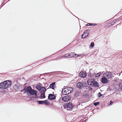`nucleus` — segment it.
<instances>
[{
    "label": "nucleus",
    "mask_w": 122,
    "mask_h": 122,
    "mask_svg": "<svg viewBox=\"0 0 122 122\" xmlns=\"http://www.w3.org/2000/svg\"><path fill=\"white\" fill-rule=\"evenodd\" d=\"M56 98V96L52 94H49L48 96V99L50 100H54Z\"/></svg>",
    "instance_id": "obj_9"
},
{
    "label": "nucleus",
    "mask_w": 122,
    "mask_h": 122,
    "mask_svg": "<svg viewBox=\"0 0 122 122\" xmlns=\"http://www.w3.org/2000/svg\"><path fill=\"white\" fill-rule=\"evenodd\" d=\"M97 24H92V23H88L87 24V25L88 26H95L97 25Z\"/></svg>",
    "instance_id": "obj_19"
},
{
    "label": "nucleus",
    "mask_w": 122,
    "mask_h": 122,
    "mask_svg": "<svg viewBox=\"0 0 122 122\" xmlns=\"http://www.w3.org/2000/svg\"><path fill=\"white\" fill-rule=\"evenodd\" d=\"M85 122V121H82V122Z\"/></svg>",
    "instance_id": "obj_33"
},
{
    "label": "nucleus",
    "mask_w": 122,
    "mask_h": 122,
    "mask_svg": "<svg viewBox=\"0 0 122 122\" xmlns=\"http://www.w3.org/2000/svg\"><path fill=\"white\" fill-rule=\"evenodd\" d=\"M102 95V94L100 92H99L98 93V97H101Z\"/></svg>",
    "instance_id": "obj_28"
},
{
    "label": "nucleus",
    "mask_w": 122,
    "mask_h": 122,
    "mask_svg": "<svg viewBox=\"0 0 122 122\" xmlns=\"http://www.w3.org/2000/svg\"><path fill=\"white\" fill-rule=\"evenodd\" d=\"M100 76V75L98 73H97V74H96L95 77H98Z\"/></svg>",
    "instance_id": "obj_29"
},
{
    "label": "nucleus",
    "mask_w": 122,
    "mask_h": 122,
    "mask_svg": "<svg viewBox=\"0 0 122 122\" xmlns=\"http://www.w3.org/2000/svg\"><path fill=\"white\" fill-rule=\"evenodd\" d=\"M107 79L110 78L112 76V73L110 72H106L104 73Z\"/></svg>",
    "instance_id": "obj_8"
},
{
    "label": "nucleus",
    "mask_w": 122,
    "mask_h": 122,
    "mask_svg": "<svg viewBox=\"0 0 122 122\" xmlns=\"http://www.w3.org/2000/svg\"><path fill=\"white\" fill-rule=\"evenodd\" d=\"M86 83L84 82H78L76 84V86L77 87L80 89L85 88L86 86Z\"/></svg>",
    "instance_id": "obj_5"
},
{
    "label": "nucleus",
    "mask_w": 122,
    "mask_h": 122,
    "mask_svg": "<svg viewBox=\"0 0 122 122\" xmlns=\"http://www.w3.org/2000/svg\"><path fill=\"white\" fill-rule=\"evenodd\" d=\"M48 57H46V58H45V59H43L41 60L40 61H45V59H46Z\"/></svg>",
    "instance_id": "obj_31"
},
{
    "label": "nucleus",
    "mask_w": 122,
    "mask_h": 122,
    "mask_svg": "<svg viewBox=\"0 0 122 122\" xmlns=\"http://www.w3.org/2000/svg\"><path fill=\"white\" fill-rule=\"evenodd\" d=\"M56 82H53L50 84L49 87L52 89H54V87H55Z\"/></svg>",
    "instance_id": "obj_13"
},
{
    "label": "nucleus",
    "mask_w": 122,
    "mask_h": 122,
    "mask_svg": "<svg viewBox=\"0 0 122 122\" xmlns=\"http://www.w3.org/2000/svg\"><path fill=\"white\" fill-rule=\"evenodd\" d=\"M73 89L72 88L64 86L62 92V93L63 95H67L72 92Z\"/></svg>",
    "instance_id": "obj_3"
},
{
    "label": "nucleus",
    "mask_w": 122,
    "mask_h": 122,
    "mask_svg": "<svg viewBox=\"0 0 122 122\" xmlns=\"http://www.w3.org/2000/svg\"><path fill=\"white\" fill-rule=\"evenodd\" d=\"M93 86L96 87H99V85L98 83H97V81H95L93 82Z\"/></svg>",
    "instance_id": "obj_14"
},
{
    "label": "nucleus",
    "mask_w": 122,
    "mask_h": 122,
    "mask_svg": "<svg viewBox=\"0 0 122 122\" xmlns=\"http://www.w3.org/2000/svg\"><path fill=\"white\" fill-rule=\"evenodd\" d=\"M84 55L83 54H77L76 53L75 54V57H78L80 56H81Z\"/></svg>",
    "instance_id": "obj_20"
},
{
    "label": "nucleus",
    "mask_w": 122,
    "mask_h": 122,
    "mask_svg": "<svg viewBox=\"0 0 122 122\" xmlns=\"http://www.w3.org/2000/svg\"><path fill=\"white\" fill-rule=\"evenodd\" d=\"M75 54L74 52L70 53L69 54L70 57H75Z\"/></svg>",
    "instance_id": "obj_17"
},
{
    "label": "nucleus",
    "mask_w": 122,
    "mask_h": 122,
    "mask_svg": "<svg viewBox=\"0 0 122 122\" xmlns=\"http://www.w3.org/2000/svg\"><path fill=\"white\" fill-rule=\"evenodd\" d=\"M71 96L69 95H67L62 97V100L65 102H67L70 100L71 98Z\"/></svg>",
    "instance_id": "obj_6"
},
{
    "label": "nucleus",
    "mask_w": 122,
    "mask_h": 122,
    "mask_svg": "<svg viewBox=\"0 0 122 122\" xmlns=\"http://www.w3.org/2000/svg\"><path fill=\"white\" fill-rule=\"evenodd\" d=\"M46 90V89L45 87H42L40 91V93H41L43 92H45Z\"/></svg>",
    "instance_id": "obj_16"
},
{
    "label": "nucleus",
    "mask_w": 122,
    "mask_h": 122,
    "mask_svg": "<svg viewBox=\"0 0 122 122\" xmlns=\"http://www.w3.org/2000/svg\"><path fill=\"white\" fill-rule=\"evenodd\" d=\"M89 30H86L83 33L81 36V38H85L87 37L89 34Z\"/></svg>",
    "instance_id": "obj_7"
},
{
    "label": "nucleus",
    "mask_w": 122,
    "mask_h": 122,
    "mask_svg": "<svg viewBox=\"0 0 122 122\" xmlns=\"http://www.w3.org/2000/svg\"><path fill=\"white\" fill-rule=\"evenodd\" d=\"M110 103L109 104V105H111L113 103V102L112 101H110Z\"/></svg>",
    "instance_id": "obj_30"
},
{
    "label": "nucleus",
    "mask_w": 122,
    "mask_h": 122,
    "mask_svg": "<svg viewBox=\"0 0 122 122\" xmlns=\"http://www.w3.org/2000/svg\"><path fill=\"white\" fill-rule=\"evenodd\" d=\"M65 108L68 110H71L73 107V106L71 102H69L64 105Z\"/></svg>",
    "instance_id": "obj_4"
},
{
    "label": "nucleus",
    "mask_w": 122,
    "mask_h": 122,
    "mask_svg": "<svg viewBox=\"0 0 122 122\" xmlns=\"http://www.w3.org/2000/svg\"><path fill=\"white\" fill-rule=\"evenodd\" d=\"M11 84V82L9 80L5 81L0 83V89H6L9 87Z\"/></svg>",
    "instance_id": "obj_2"
},
{
    "label": "nucleus",
    "mask_w": 122,
    "mask_h": 122,
    "mask_svg": "<svg viewBox=\"0 0 122 122\" xmlns=\"http://www.w3.org/2000/svg\"><path fill=\"white\" fill-rule=\"evenodd\" d=\"M101 81L103 83H107L108 82V81L107 78L105 76L102 77L101 78Z\"/></svg>",
    "instance_id": "obj_12"
},
{
    "label": "nucleus",
    "mask_w": 122,
    "mask_h": 122,
    "mask_svg": "<svg viewBox=\"0 0 122 122\" xmlns=\"http://www.w3.org/2000/svg\"><path fill=\"white\" fill-rule=\"evenodd\" d=\"M94 81V79H90L88 80L87 83L88 85H93Z\"/></svg>",
    "instance_id": "obj_11"
},
{
    "label": "nucleus",
    "mask_w": 122,
    "mask_h": 122,
    "mask_svg": "<svg viewBox=\"0 0 122 122\" xmlns=\"http://www.w3.org/2000/svg\"><path fill=\"white\" fill-rule=\"evenodd\" d=\"M43 104H45L46 105H48L49 103V102H47L46 100L43 101Z\"/></svg>",
    "instance_id": "obj_21"
},
{
    "label": "nucleus",
    "mask_w": 122,
    "mask_h": 122,
    "mask_svg": "<svg viewBox=\"0 0 122 122\" xmlns=\"http://www.w3.org/2000/svg\"><path fill=\"white\" fill-rule=\"evenodd\" d=\"M98 73L100 75V76L101 75L102 73L101 72H100Z\"/></svg>",
    "instance_id": "obj_32"
},
{
    "label": "nucleus",
    "mask_w": 122,
    "mask_h": 122,
    "mask_svg": "<svg viewBox=\"0 0 122 122\" xmlns=\"http://www.w3.org/2000/svg\"><path fill=\"white\" fill-rule=\"evenodd\" d=\"M39 104H43V101H36Z\"/></svg>",
    "instance_id": "obj_24"
},
{
    "label": "nucleus",
    "mask_w": 122,
    "mask_h": 122,
    "mask_svg": "<svg viewBox=\"0 0 122 122\" xmlns=\"http://www.w3.org/2000/svg\"><path fill=\"white\" fill-rule=\"evenodd\" d=\"M23 91H24V93H25L26 92H27L29 93L30 95L35 96L37 95V91L32 89L30 86H25L21 92Z\"/></svg>",
    "instance_id": "obj_1"
},
{
    "label": "nucleus",
    "mask_w": 122,
    "mask_h": 122,
    "mask_svg": "<svg viewBox=\"0 0 122 122\" xmlns=\"http://www.w3.org/2000/svg\"><path fill=\"white\" fill-rule=\"evenodd\" d=\"M86 86H85V87L86 89V91H88L91 90L92 88L90 86H87L86 84Z\"/></svg>",
    "instance_id": "obj_15"
},
{
    "label": "nucleus",
    "mask_w": 122,
    "mask_h": 122,
    "mask_svg": "<svg viewBox=\"0 0 122 122\" xmlns=\"http://www.w3.org/2000/svg\"><path fill=\"white\" fill-rule=\"evenodd\" d=\"M94 46V43L93 42H92L91 43V45L90 47H93Z\"/></svg>",
    "instance_id": "obj_26"
},
{
    "label": "nucleus",
    "mask_w": 122,
    "mask_h": 122,
    "mask_svg": "<svg viewBox=\"0 0 122 122\" xmlns=\"http://www.w3.org/2000/svg\"><path fill=\"white\" fill-rule=\"evenodd\" d=\"M79 76L82 78L85 77L86 76V72L85 71H81L79 73Z\"/></svg>",
    "instance_id": "obj_10"
},
{
    "label": "nucleus",
    "mask_w": 122,
    "mask_h": 122,
    "mask_svg": "<svg viewBox=\"0 0 122 122\" xmlns=\"http://www.w3.org/2000/svg\"><path fill=\"white\" fill-rule=\"evenodd\" d=\"M99 102H96L94 103L93 105L95 106H97L98 105L99 103Z\"/></svg>",
    "instance_id": "obj_25"
},
{
    "label": "nucleus",
    "mask_w": 122,
    "mask_h": 122,
    "mask_svg": "<svg viewBox=\"0 0 122 122\" xmlns=\"http://www.w3.org/2000/svg\"><path fill=\"white\" fill-rule=\"evenodd\" d=\"M42 87L41 86H40L39 85H37L36 86V88L39 91H40V90L41 89V88Z\"/></svg>",
    "instance_id": "obj_22"
},
{
    "label": "nucleus",
    "mask_w": 122,
    "mask_h": 122,
    "mask_svg": "<svg viewBox=\"0 0 122 122\" xmlns=\"http://www.w3.org/2000/svg\"><path fill=\"white\" fill-rule=\"evenodd\" d=\"M119 88L121 89L122 91V83L120 84L119 85Z\"/></svg>",
    "instance_id": "obj_27"
},
{
    "label": "nucleus",
    "mask_w": 122,
    "mask_h": 122,
    "mask_svg": "<svg viewBox=\"0 0 122 122\" xmlns=\"http://www.w3.org/2000/svg\"><path fill=\"white\" fill-rule=\"evenodd\" d=\"M64 57L65 58H70V56L69 55V54H66L64 55Z\"/></svg>",
    "instance_id": "obj_23"
},
{
    "label": "nucleus",
    "mask_w": 122,
    "mask_h": 122,
    "mask_svg": "<svg viewBox=\"0 0 122 122\" xmlns=\"http://www.w3.org/2000/svg\"><path fill=\"white\" fill-rule=\"evenodd\" d=\"M41 93V97H42L43 98H45V92H42Z\"/></svg>",
    "instance_id": "obj_18"
}]
</instances>
